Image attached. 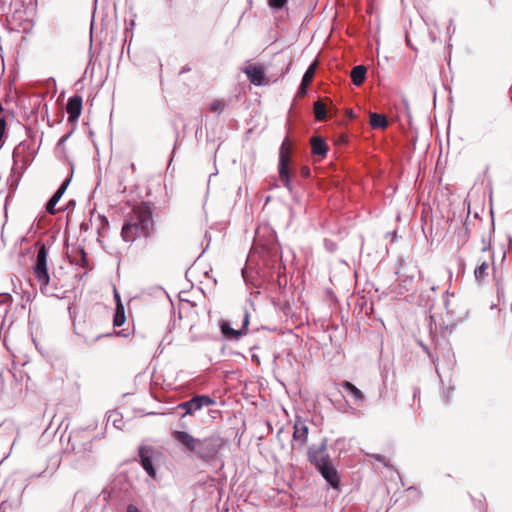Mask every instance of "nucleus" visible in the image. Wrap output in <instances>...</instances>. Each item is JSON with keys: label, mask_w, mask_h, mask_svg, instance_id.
<instances>
[{"label": "nucleus", "mask_w": 512, "mask_h": 512, "mask_svg": "<svg viewBox=\"0 0 512 512\" xmlns=\"http://www.w3.org/2000/svg\"><path fill=\"white\" fill-rule=\"evenodd\" d=\"M171 437L180 447L203 462L214 461L225 443L224 438L217 433L196 438L186 431L174 430Z\"/></svg>", "instance_id": "f257e3e1"}, {"label": "nucleus", "mask_w": 512, "mask_h": 512, "mask_svg": "<svg viewBox=\"0 0 512 512\" xmlns=\"http://www.w3.org/2000/svg\"><path fill=\"white\" fill-rule=\"evenodd\" d=\"M153 226L152 211L148 206H138L126 217L121 230V237L126 242H133L137 237H148Z\"/></svg>", "instance_id": "f03ea898"}, {"label": "nucleus", "mask_w": 512, "mask_h": 512, "mask_svg": "<svg viewBox=\"0 0 512 512\" xmlns=\"http://www.w3.org/2000/svg\"><path fill=\"white\" fill-rule=\"evenodd\" d=\"M48 249L43 244L37 251L36 261L33 266V274L39 284L42 294L48 297L62 298V291L50 284V276L47 267Z\"/></svg>", "instance_id": "7ed1b4c3"}, {"label": "nucleus", "mask_w": 512, "mask_h": 512, "mask_svg": "<svg viewBox=\"0 0 512 512\" xmlns=\"http://www.w3.org/2000/svg\"><path fill=\"white\" fill-rule=\"evenodd\" d=\"M290 148L288 147V139L285 138L283 143L281 144L279 151V163H278V173L279 178L283 183V186L290 192H293L292 185V172L289 168L290 158H289Z\"/></svg>", "instance_id": "20e7f679"}, {"label": "nucleus", "mask_w": 512, "mask_h": 512, "mask_svg": "<svg viewBox=\"0 0 512 512\" xmlns=\"http://www.w3.org/2000/svg\"><path fill=\"white\" fill-rule=\"evenodd\" d=\"M216 401L208 395H195L191 399L179 403L175 410H182L181 418L192 416L203 407L215 405Z\"/></svg>", "instance_id": "39448f33"}, {"label": "nucleus", "mask_w": 512, "mask_h": 512, "mask_svg": "<svg viewBox=\"0 0 512 512\" xmlns=\"http://www.w3.org/2000/svg\"><path fill=\"white\" fill-rule=\"evenodd\" d=\"M328 448V440L327 438H323L319 445H311L307 449V457L308 461L314 466L317 467L320 464L329 461L330 455L327 453Z\"/></svg>", "instance_id": "423d86ee"}, {"label": "nucleus", "mask_w": 512, "mask_h": 512, "mask_svg": "<svg viewBox=\"0 0 512 512\" xmlns=\"http://www.w3.org/2000/svg\"><path fill=\"white\" fill-rule=\"evenodd\" d=\"M249 325V314L247 311L244 312L242 327L238 330L231 327L230 323L227 320H221L219 322V327L221 333L226 339L229 340H238L241 336L247 334Z\"/></svg>", "instance_id": "0eeeda50"}, {"label": "nucleus", "mask_w": 512, "mask_h": 512, "mask_svg": "<svg viewBox=\"0 0 512 512\" xmlns=\"http://www.w3.org/2000/svg\"><path fill=\"white\" fill-rule=\"evenodd\" d=\"M315 468L332 488H339L340 477L331 459L327 462L320 464Z\"/></svg>", "instance_id": "6e6552de"}, {"label": "nucleus", "mask_w": 512, "mask_h": 512, "mask_svg": "<svg viewBox=\"0 0 512 512\" xmlns=\"http://www.w3.org/2000/svg\"><path fill=\"white\" fill-rule=\"evenodd\" d=\"M251 84L255 86H264L267 84L265 80V70L261 65H248L243 69Z\"/></svg>", "instance_id": "1a4fd4ad"}, {"label": "nucleus", "mask_w": 512, "mask_h": 512, "mask_svg": "<svg viewBox=\"0 0 512 512\" xmlns=\"http://www.w3.org/2000/svg\"><path fill=\"white\" fill-rule=\"evenodd\" d=\"M83 99L80 95L70 97L66 104L68 121L76 122L81 115Z\"/></svg>", "instance_id": "9d476101"}, {"label": "nucleus", "mask_w": 512, "mask_h": 512, "mask_svg": "<svg viewBox=\"0 0 512 512\" xmlns=\"http://www.w3.org/2000/svg\"><path fill=\"white\" fill-rule=\"evenodd\" d=\"M341 387L344 390V392H346L347 395L352 398L355 404H357L358 406H362L364 404V393L360 389H358L353 383L349 381H343L341 383Z\"/></svg>", "instance_id": "9b49d317"}, {"label": "nucleus", "mask_w": 512, "mask_h": 512, "mask_svg": "<svg viewBox=\"0 0 512 512\" xmlns=\"http://www.w3.org/2000/svg\"><path fill=\"white\" fill-rule=\"evenodd\" d=\"M315 70H316V64L313 63L311 64L307 70L305 71L303 77H302V80H301V83H300V86L297 90V97H303L307 94V87L308 85L310 84V82L312 81L313 77H314V74H315Z\"/></svg>", "instance_id": "f8f14e48"}, {"label": "nucleus", "mask_w": 512, "mask_h": 512, "mask_svg": "<svg viewBox=\"0 0 512 512\" xmlns=\"http://www.w3.org/2000/svg\"><path fill=\"white\" fill-rule=\"evenodd\" d=\"M308 426L301 422H296L293 431V441L299 444L301 448L308 439Z\"/></svg>", "instance_id": "ddd939ff"}, {"label": "nucleus", "mask_w": 512, "mask_h": 512, "mask_svg": "<svg viewBox=\"0 0 512 512\" xmlns=\"http://www.w3.org/2000/svg\"><path fill=\"white\" fill-rule=\"evenodd\" d=\"M398 281L401 289L404 292L412 291L414 286V273H407L404 271L403 267L397 272Z\"/></svg>", "instance_id": "4468645a"}, {"label": "nucleus", "mask_w": 512, "mask_h": 512, "mask_svg": "<svg viewBox=\"0 0 512 512\" xmlns=\"http://www.w3.org/2000/svg\"><path fill=\"white\" fill-rule=\"evenodd\" d=\"M72 450L76 454L82 455V457H89L92 452V443L91 440L87 439L83 443L76 442V436L70 438Z\"/></svg>", "instance_id": "2eb2a0df"}, {"label": "nucleus", "mask_w": 512, "mask_h": 512, "mask_svg": "<svg viewBox=\"0 0 512 512\" xmlns=\"http://www.w3.org/2000/svg\"><path fill=\"white\" fill-rule=\"evenodd\" d=\"M312 154L324 158L328 152V146L321 137H312L311 139Z\"/></svg>", "instance_id": "dca6fc26"}, {"label": "nucleus", "mask_w": 512, "mask_h": 512, "mask_svg": "<svg viewBox=\"0 0 512 512\" xmlns=\"http://www.w3.org/2000/svg\"><path fill=\"white\" fill-rule=\"evenodd\" d=\"M313 109H314V114H315L316 120L323 121L327 118L329 110H328L326 104L324 102H322L321 100L314 103ZM330 113L331 114L336 113L335 107L332 106L330 108Z\"/></svg>", "instance_id": "f3484780"}, {"label": "nucleus", "mask_w": 512, "mask_h": 512, "mask_svg": "<svg viewBox=\"0 0 512 512\" xmlns=\"http://www.w3.org/2000/svg\"><path fill=\"white\" fill-rule=\"evenodd\" d=\"M367 68L364 65H357L351 71V80L354 85L360 86L366 78Z\"/></svg>", "instance_id": "a211bd4d"}, {"label": "nucleus", "mask_w": 512, "mask_h": 512, "mask_svg": "<svg viewBox=\"0 0 512 512\" xmlns=\"http://www.w3.org/2000/svg\"><path fill=\"white\" fill-rule=\"evenodd\" d=\"M370 125L373 129H384L388 126V120L383 114H370Z\"/></svg>", "instance_id": "6ab92c4d"}, {"label": "nucleus", "mask_w": 512, "mask_h": 512, "mask_svg": "<svg viewBox=\"0 0 512 512\" xmlns=\"http://www.w3.org/2000/svg\"><path fill=\"white\" fill-rule=\"evenodd\" d=\"M109 423H111L116 429L121 430L124 425L122 414L115 410L109 411L107 413V424Z\"/></svg>", "instance_id": "aec40b11"}, {"label": "nucleus", "mask_w": 512, "mask_h": 512, "mask_svg": "<svg viewBox=\"0 0 512 512\" xmlns=\"http://www.w3.org/2000/svg\"><path fill=\"white\" fill-rule=\"evenodd\" d=\"M139 456L143 469L148 473L149 476L154 477L156 474V470L154 468L152 459L149 456L145 455L142 449L140 450Z\"/></svg>", "instance_id": "412c9836"}, {"label": "nucleus", "mask_w": 512, "mask_h": 512, "mask_svg": "<svg viewBox=\"0 0 512 512\" xmlns=\"http://www.w3.org/2000/svg\"><path fill=\"white\" fill-rule=\"evenodd\" d=\"M125 320H126V317H125L124 305L119 304L116 306V309H115L113 324L116 327H120L124 324Z\"/></svg>", "instance_id": "4be33fe9"}, {"label": "nucleus", "mask_w": 512, "mask_h": 512, "mask_svg": "<svg viewBox=\"0 0 512 512\" xmlns=\"http://www.w3.org/2000/svg\"><path fill=\"white\" fill-rule=\"evenodd\" d=\"M488 268L489 265L486 261H483L481 264H479L474 270V276L476 280L483 281L488 275Z\"/></svg>", "instance_id": "5701e85b"}, {"label": "nucleus", "mask_w": 512, "mask_h": 512, "mask_svg": "<svg viewBox=\"0 0 512 512\" xmlns=\"http://www.w3.org/2000/svg\"><path fill=\"white\" fill-rule=\"evenodd\" d=\"M60 198L58 195L53 194L52 197L48 200L46 204V211L51 214L55 215L58 210L55 209L56 204L59 202Z\"/></svg>", "instance_id": "b1692460"}, {"label": "nucleus", "mask_w": 512, "mask_h": 512, "mask_svg": "<svg viewBox=\"0 0 512 512\" xmlns=\"http://www.w3.org/2000/svg\"><path fill=\"white\" fill-rule=\"evenodd\" d=\"M224 107H225L224 101L214 100L210 104V111L216 113L217 116H219L223 112Z\"/></svg>", "instance_id": "393cba45"}, {"label": "nucleus", "mask_w": 512, "mask_h": 512, "mask_svg": "<svg viewBox=\"0 0 512 512\" xmlns=\"http://www.w3.org/2000/svg\"><path fill=\"white\" fill-rule=\"evenodd\" d=\"M287 4V0H269V6L274 10H281Z\"/></svg>", "instance_id": "a878e982"}, {"label": "nucleus", "mask_w": 512, "mask_h": 512, "mask_svg": "<svg viewBox=\"0 0 512 512\" xmlns=\"http://www.w3.org/2000/svg\"><path fill=\"white\" fill-rule=\"evenodd\" d=\"M71 178H67L63 181V183L60 185V187L56 190L54 193L55 195H58V197L61 199L63 194L65 193L68 185L70 184Z\"/></svg>", "instance_id": "bb28decb"}, {"label": "nucleus", "mask_w": 512, "mask_h": 512, "mask_svg": "<svg viewBox=\"0 0 512 512\" xmlns=\"http://www.w3.org/2000/svg\"><path fill=\"white\" fill-rule=\"evenodd\" d=\"M324 243H325L326 249L330 252H334L337 248L336 244L331 240L325 239Z\"/></svg>", "instance_id": "cd10ccee"}, {"label": "nucleus", "mask_w": 512, "mask_h": 512, "mask_svg": "<svg viewBox=\"0 0 512 512\" xmlns=\"http://www.w3.org/2000/svg\"><path fill=\"white\" fill-rule=\"evenodd\" d=\"M447 357L451 366L455 364V355L451 349L447 351Z\"/></svg>", "instance_id": "c85d7f7f"}, {"label": "nucleus", "mask_w": 512, "mask_h": 512, "mask_svg": "<svg viewBox=\"0 0 512 512\" xmlns=\"http://www.w3.org/2000/svg\"><path fill=\"white\" fill-rule=\"evenodd\" d=\"M497 296H498L499 301L501 300V298L504 299V297H505L504 288L500 285H497Z\"/></svg>", "instance_id": "c756f323"}, {"label": "nucleus", "mask_w": 512, "mask_h": 512, "mask_svg": "<svg viewBox=\"0 0 512 512\" xmlns=\"http://www.w3.org/2000/svg\"><path fill=\"white\" fill-rule=\"evenodd\" d=\"M444 397L446 398V400L449 402L450 401V398L453 394V389L452 388H447L446 390H444Z\"/></svg>", "instance_id": "7c9ffc66"}, {"label": "nucleus", "mask_w": 512, "mask_h": 512, "mask_svg": "<svg viewBox=\"0 0 512 512\" xmlns=\"http://www.w3.org/2000/svg\"><path fill=\"white\" fill-rule=\"evenodd\" d=\"M114 298H115V301H116V306L119 305V304H123L122 301H121V298H120V295L117 291V289L114 287Z\"/></svg>", "instance_id": "2f4dec72"}, {"label": "nucleus", "mask_w": 512, "mask_h": 512, "mask_svg": "<svg viewBox=\"0 0 512 512\" xmlns=\"http://www.w3.org/2000/svg\"><path fill=\"white\" fill-rule=\"evenodd\" d=\"M126 512H141L138 507L133 504H129L126 508Z\"/></svg>", "instance_id": "473e14b6"}, {"label": "nucleus", "mask_w": 512, "mask_h": 512, "mask_svg": "<svg viewBox=\"0 0 512 512\" xmlns=\"http://www.w3.org/2000/svg\"><path fill=\"white\" fill-rule=\"evenodd\" d=\"M186 418H179L178 426L180 428L186 429L188 427V424L186 423Z\"/></svg>", "instance_id": "72a5a7b5"}, {"label": "nucleus", "mask_w": 512, "mask_h": 512, "mask_svg": "<svg viewBox=\"0 0 512 512\" xmlns=\"http://www.w3.org/2000/svg\"><path fill=\"white\" fill-rule=\"evenodd\" d=\"M0 312L5 316L8 312L7 305L4 302H0Z\"/></svg>", "instance_id": "f704fd0d"}, {"label": "nucleus", "mask_w": 512, "mask_h": 512, "mask_svg": "<svg viewBox=\"0 0 512 512\" xmlns=\"http://www.w3.org/2000/svg\"><path fill=\"white\" fill-rule=\"evenodd\" d=\"M70 135H71V132L62 136L58 142V145L64 144L67 141V139L70 137Z\"/></svg>", "instance_id": "c9c22d12"}, {"label": "nucleus", "mask_w": 512, "mask_h": 512, "mask_svg": "<svg viewBox=\"0 0 512 512\" xmlns=\"http://www.w3.org/2000/svg\"><path fill=\"white\" fill-rule=\"evenodd\" d=\"M301 174L304 176V177H309L310 176V169L308 167H303L301 169Z\"/></svg>", "instance_id": "e433bc0d"}, {"label": "nucleus", "mask_w": 512, "mask_h": 512, "mask_svg": "<svg viewBox=\"0 0 512 512\" xmlns=\"http://www.w3.org/2000/svg\"><path fill=\"white\" fill-rule=\"evenodd\" d=\"M17 158H18V152L15 149L14 152H13L14 166H16V164H17V161H18Z\"/></svg>", "instance_id": "4c0bfd02"}, {"label": "nucleus", "mask_w": 512, "mask_h": 512, "mask_svg": "<svg viewBox=\"0 0 512 512\" xmlns=\"http://www.w3.org/2000/svg\"><path fill=\"white\" fill-rule=\"evenodd\" d=\"M79 252H80V254L82 256V261H85L86 260V253H85L84 249L80 248Z\"/></svg>", "instance_id": "58836bf2"}, {"label": "nucleus", "mask_w": 512, "mask_h": 512, "mask_svg": "<svg viewBox=\"0 0 512 512\" xmlns=\"http://www.w3.org/2000/svg\"><path fill=\"white\" fill-rule=\"evenodd\" d=\"M189 70H190L189 68H183V69L181 70V73H184V72L189 71Z\"/></svg>", "instance_id": "ea45409f"}, {"label": "nucleus", "mask_w": 512, "mask_h": 512, "mask_svg": "<svg viewBox=\"0 0 512 512\" xmlns=\"http://www.w3.org/2000/svg\"><path fill=\"white\" fill-rule=\"evenodd\" d=\"M130 167H131L132 170H135V164L134 163H131Z\"/></svg>", "instance_id": "a19ab883"}, {"label": "nucleus", "mask_w": 512, "mask_h": 512, "mask_svg": "<svg viewBox=\"0 0 512 512\" xmlns=\"http://www.w3.org/2000/svg\"><path fill=\"white\" fill-rule=\"evenodd\" d=\"M102 219L105 221L106 224H108V220L105 216H102Z\"/></svg>", "instance_id": "79ce46f5"}, {"label": "nucleus", "mask_w": 512, "mask_h": 512, "mask_svg": "<svg viewBox=\"0 0 512 512\" xmlns=\"http://www.w3.org/2000/svg\"><path fill=\"white\" fill-rule=\"evenodd\" d=\"M466 241H467V236L465 235V236L463 237V242H466Z\"/></svg>", "instance_id": "37998d69"}, {"label": "nucleus", "mask_w": 512, "mask_h": 512, "mask_svg": "<svg viewBox=\"0 0 512 512\" xmlns=\"http://www.w3.org/2000/svg\"><path fill=\"white\" fill-rule=\"evenodd\" d=\"M348 116L353 117V112L348 113Z\"/></svg>", "instance_id": "c03bdc74"}, {"label": "nucleus", "mask_w": 512, "mask_h": 512, "mask_svg": "<svg viewBox=\"0 0 512 512\" xmlns=\"http://www.w3.org/2000/svg\"><path fill=\"white\" fill-rule=\"evenodd\" d=\"M418 391H414L413 396L416 397Z\"/></svg>", "instance_id": "a18cd8bd"}, {"label": "nucleus", "mask_w": 512, "mask_h": 512, "mask_svg": "<svg viewBox=\"0 0 512 512\" xmlns=\"http://www.w3.org/2000/svg\"><path fill=\"white\" fill-rule=\"evenodd\" d=\"M429 356H430V358L432 359V362H434V363H435V359H433V357H432L431 355H429Z\"/></svg>", "instance_id": "49530a36"}, {"label": "nucleus", "mask_w": 512, "mask_h": 512, "mask_svg": "<svg viewBox=\"0 0 512 512\" xmlns=\"http://www.w3.org/2000/svg\"><path fill=\"white\" fill-rule=\"evenodd\" d=\"M511 311H512V303H511Z\"/></svg>", "instance_id": "de8ad7c7"}]
</instances>
